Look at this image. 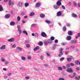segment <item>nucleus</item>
Here are the masks:
<instances>
[{"label": "nucleus", "instance_id": "4be33fe9", "mask_svg": "<svg viewBox=\"0 0 80 80\" xmlns=\"http://www.w3.org/2000/svg\"><path fill=\"white\" fill-rule=\"evenodd\" d=\"M21 58L22 60H26V58L23 56H21Z\"/></svg>", "mask_w": 80, "mask_h": 80}, {"label": "nucleus", "instance_id": "ddd939ff", "mask_svg": "<svg viewBox=\"0 0 80 80\" xmlns=\"http://www.w3.org/2000/svg\"><path fill=\"white\" fill-rule=\"evenodd\" d=\"M15 25V23L13 21H12L10 23V25L11 26H14Z\"/></svg>", "mask_w": 80, "mask_h": 80}, {"label": "nucleus", "instance_id": "f257e3e1", "mask_svg": "<svg viewBox=\"0 0 80 80\" xmlns=\"http://www.w3.org/2000/svg\"><path fill=\"white\" fill-rule=\"evenodd\" d=\"M74 58H73V57L70 56L69 58H67V60L68 61V62H71L72 61V60H73Z\"/></svg>", "mask_w": 80, "mask_h": 80}, {"label": "nucleus", "instance_id": "7c9ffc66", "mask_svg": "<svg viewBox=\"0 0 80 80\" xmlns=\"http://www.w3.org/2000/svg\"><path fill=\"white\" fill-rule=\"evenodd\" d=\"M50 39L51 40H52L53 41L55 40V38H54V37L52 36L50 37Z\"/></svg>", "mask_w": 80, "mask_h": 80}, {"label": "nucleus", "instance_id": "1a4fd4ad", "mask_svg": "<svg viewBox=\"0 0 80 80\" xmlns=\"http://www.w3.org/2000/svg\"><path fill=\"white\" fill-rule=\"evenodd\" d=\"M56 4L58 6H61L62 5V2L59 1H57Z\"/></svg>", "mask_w": 80, "mask_h": 80}, {"label": "nucleus", "instance_id": "6e6d98bb", "mask_svg": "<svg viewBox=\"0 0 80 80\" xmlns=\"http://www.w3.org/2000/svg\"><path fill=\"white\" fill-rule=\"evenodd\" d=\"M5 65H7V64H8V62L7 61H6L4 62Z\"/></svg>", "mask_w": 80, "mask_h": 80}, {"label": "nucleus", "instance_id": "4468645a", "mask_svg": "<svg viewBox=\"0 0 80 80\" xmlns=\"http://www.w3.org/2000/svg\"><path fill=\"white\" fill-rule=\"evenodd\" d=\"M8 4L9 6H10L12 4V5H13V3H12L11 0H9Z\"/></svg>", "mask_w": 80, "mask_h": 80}, {"label": "nucleus", "instance_id": "4d7b16f0", "mask_svg": "<svg viewBox=\"0 0 80 80\" xmlns=\"http://www.w3.org/2000/svg\"><path fill=\"white\" fill-rule=\"evenodd\" d=\"M44 66L46 67H48V64H44Z\"/></svg>", "mask_w": 80, "mask_h": 80}, {"label": "nucleus", "instance_id": "39448f33", "mask_svg": "<svg viewBox=\"0 0 80 80\" xmlns=\"http://www.w3.org/2000/svg\"><path fill=\"white\" fill-rule=\"evenodd\" d=\"M18 6H19V7H23V3L21 2H18Z\"/></svg>", "mask_w": 80, "mask_h": 80}, {"label": "nucleus", "instance_id": "6ab92c4d", "mask_svg": "<svg viewBox=\"0 0 80 80\" xmlns=\"http://www.w3.org/2000/svg\"><path fill=\"white\" fill-rule=\"evenodd\" d=\"M48 43L49 44H52V41L51 39H49L48 41Z\"/></svg>", "mask_w": 80, "mask_h": 80}, {"label": "nucleus", "instance_id": "6e6552de", "mask_svg": "<svg viewBox=\"0 0 80 80\" xmlns=\"http://www.w3.org/2000/svg\"><path fill=\"white\" fill-rule=\"evenodd\" d=\"M15 41V39L13 38H11L8 40V42H13Z\"/></svg>", "mask_w": 80, "mask_h": 80}, {"label": "nucleus", "instance_id": "2f4dec72", "mask_svg": "<svg viewBox=\"0 0 80 80\" xmlns=\"http://www.w3.org/2000/svg\"><path fill=\"white\" fill-rule=\"evenodd\" d=\"M35 36L36 37H38V33H35Z\"/></svg>", "mask_w": 80, "mask_h": 80}, {"label": "nucleus", "instance_id": "0e129e2a", "mask_svg": "<svg viewBox=\"0 0 80 80\" xmlns=\"http://www.w3.org/2000/svg\"><path fill=\"white\" fill-rule=\"evenodd\" d=\"M47 56H48L49 57V56H50V53H47Z\"/></svg>", "mask_w": 80, "mask_h": 80}, {"label": "nucleus", "instance_id": "f3484780", "mask_svg": "<svg viewBox=\"0 0 80 80\" xmlns=\"http://www.w3.org/2000/svg\"><path fill=\"white\" fill-rule=\"evenodd\" d=\"M53 7L55 9H58L59 8V7L58 5H54Z\"/></svg>", "mask_w": 80, "mask_h": 80}, {"label": "nucleus", "instance_id": "338daca9", "mask_svg": "<svg viewBox=\"0 0 80 80\" xmlns=\"http://www.w3.org/2000/svg\"><path fill=\"white\" fill-rule=\"evenodd\" d=\"M78 37H80V33H78Z\"/></svg>", "mask_w": 80, "mask_h": 80}, {"label": "nucleus", "instance_id": "69168bd1", "mask_svg": "<svg viewBox=\"0 0 80 80\" xmlns=\"http://www.w3.org/2000/svg\"><path fill=\"white\" fill-rule=\"evenodd\" d=\"M21 15H25V13L23 12H22L21 13Z\"/></svg>", "mask_w": 80, "mask_h": 80}, {"label": "nucleus", "instance_id": "bb28decb", "mask_svg": "<svg viewBox=\"0 0 80 80\" xmlns=\"http://www.w3.org/2000/svg\"><path fill=\"white\" fill-rule=\"evenodd\" d=\"M2 11H3V7L1 5H0V12H2Z\"/></svg>", "mask_w": 80, "mask_h": 80}, {"label": "nucleus", "instance_id": "a211bd4d", "mask_svg": "<svg viewBox=\"0 0 80 80\" xmlns=\"http://www.w3.org/2000/svg\"><path fill=\"white\" fill-rule=\"evenodd\" d=\"M39 48V47L37 46L36 48H34L33 50L34 51H37V50H38Z\"/></svg>", "mask_w": 80, "mask_h": 80}, {"label": "nucleus", "instance_id": "c03bdc74", "mask_svg": "<svg viewBox=\"0 0 80 80\" xmlns=\"http://www.w3.org/2000/svg\"><path fill=\"white\" fill-rule=\"evenodd\" d=\"M62 9H64V10H65V6H63V5H62Z\"/></svg>", "mask_w": 80, "mask_h": 80}, {"label": "nucleus", "instance_id": "c9c22d12", "mask_svg": "<svg viewBox=\"0 0 80 80\" xmlns=\"http://www.w3.org/2000/svg\"><path fill=\"white\" fill-rule=\"evenodd\" d=\"M58 80H65V79L62 78H60L58 79Z\"/></svg>", "mask_w": 80, "mask_h": 80}, {"label": "nucleus", "instance_id": "f704fd0d", "mask_svg": "<svg viewBox=\"0 0 80 80\" xmlns=\"http://www.w3.org/2000/svg\"><path fill=\"white\" fill-rule=\"evenodd\" d=\"M44 44L46 45H48V41H45L44 42Z\"/></svg>", "mask_w": 80, "mask_h": 80}, {"label": "nucleus", "instance_id": "052dcab7", "mask_svg": "<svg viewBox=\"0 0 80 80\" xmlns=\"http://www.w3.org/2000/svg\"><path fill=\"white\" fill-rule=\"evenodd\" d=\"M58 69L59 70H62V68L60 67H59L58 68Z\"/></svg>", "mask_w": 80, "mask_h": 80}, {"label": "nucleus", "instance_id": "393cba45", "mask_svg": "<svg viewBox=\"0 0 80 80\" xmlns=\"http://www.w3.org/2000/svg\"><path fill=\"white\" fill-rule=\"evenodd\" d=\"M72 17H73L74 18H76L77 17V16L75 14L73 13L72 14Z\"/></svg>", "mask_w": 80, "mask_h": 80}, {"label": "nucleus", "instance_id": "dca6fc26", "mask_svg": "<svg viewBox=\"0 0 80 80\" xmlns=\"http://www.w3.org/2000/svg\"><path fill=\"white\" fill-rule=\"evenodd\" d=\"M61 15H62V12L60 11H59L57 13V16L58 17H60Z\"/></svg>", "mask_w": 80, "mask_h": 80}, {"label": "nucleus", "instance_id": "20e7f679", "mask_svg": "<svg viewBox=\"0 0 80 80\" xmlns=\"http://www.w3.org/2000/svg\"><path fill=\"white\" fill-rule=\"evenodd\" d=\"M41 36L43 37H47V34L44 32H42L41 33Z\"/></svg>", "mask_w": 80, "mask_h": 80}, {"label": "nucleus", "instance_id": "09e8293b", "mask_svg": "<svg viewBox=\"0 0 80 80\" xmlns=\"http://www.w3.org/2000/svg\"><path fill=\"white\" fill-rule=\"evenodd\" d=\"M58 40L57 39H56L54 40V42L55 43H58Z\"/></svg>", "mask_w": 80, "mask_h": 80}, {"label": "nucleus", "instance_id": "58836bf2", "mask_svg": "<svg viewBox=\"0 0 80 80\" xmlns=\"http://www.w3.org/2000/svg\"><path fill=\"white\" fill-rule=\"evenodd\" d=\"M36 26V24H32L31 25V27H35Z\"/></svg>", "mask_w": 80, "mask_h": 80}, {"label": "nucleus", "instance_id": "774afa93", "mask_svg": "<svg viewBox=\"0 0 80 80\" xmlns=\"http://www.w3.org/2000/svg\"><path fill=\"white\" fill-rule=\"evenodd\" d=\"M75 78L76 79V80H79V79L77 77H75Z\"/></svg>", "mask_w": 80, "mask_h": 80}, {"label": "nucleus", "instance_id": "412c9836", "mask_svg": "<svg viewBox=\"0 0 80 80\" xmlns=\"http://www.w3.org/2000/svg\"><path fill=\"white\" fill-rule=\"evenodd\" d=\"M24 6L25 7H28V6H29V3L27 2L25 3Z\"/></svg>", "mask_w": 80, "mask_h": 80}, {"label": "nucleus", "instance_id": "a878e982", "mask_svg": "<svg viewBox=\"0 0 80 80\" xmlns=\"http://www.w3.org/2000/svg\"><path fill=\"white\" fill-rule=\"evenodd\" d=\"M22 32L23 33L25 34L26 35H28V33H27V32L26 31H23Z\"/></svg>", "mask_w": 80, "mask_h": 80}, {"label": "nucleus", "instance_id": "c85d7f7f", "mask_svg": "<svg viewBox=\"0 0 80 80\" xmlns=\"http://www.w3.org/2000/svg\"><path fill=\"white\" fill-rule=\"evenodd\" d=\"M35 15V13L34 12H32L30 14V16H33Z\"/></svg>", "mask_w": 80, "mask_h": 80}, {"label": "nucleus", "instance_id": "9d476101", "mask_svg": "<svg viewBox=\"0 0 80 80\" xmlns=\"http://www.w3.org/2000/svg\"><path fill=\"white\" fill-rule=\"evenodd\" d=\"M66 39L67 40L69 41L70 40H71L72 39V37L70 36H68L66 38Z\"/></svg>", "mask_w": 80, "mask_h": 80}, {"label": "nucleus", "instance_id": "49530a36", "mask_svg": "<svg viewBox=\"0 0 80 80\" xmlns=\"http://www.w3.org/2000/svg\"><path fill=\"white\" fill-rule=\"evenodd\" d=\"M64 59L65 58H64L62 57L60 58V61H63V60H64Z\"/></svg>", "mask_w": 80, "mask_h": 80}, {"label": "nucleus", "instance_id": "864d4df0", "mask_svg": "<svg viewBox=\"0 0 80 80\" xmlns=\"http://www.w3.org/2000/svg\"><path fill=\"white\" fill-rule=\"evenodd\" d=\"M70 65L71 66H72V67H73V66H74V64L73 63H70Z\"/></svg>", "mask_w": 80, "mask_h": 80}, {"label": "nucleus", "instance_id": "a18cd8bd", "mask_svg": "<svg viewBox=\"0 0 80 80\" xmlns=\"http://www.w3.org/2000/svg\"><path fill=\"white\" fill-rule=\"evenodd\" d=\"M27 58L29 60H31V59H32V57L30 56H28L27 57Z\"/></svg>", "mask_w": 80, "mask_h": 80}, {"label": "nucleus", "instance_id": "4c0bfd02", "mask_svg": "<svg viewBox=\"0 0 80 80\" xmlns=\"http://www.w3.org/2000/svg\"><path fill=\"white\" fill-rule=\"evenodd\" d=\"M70 67V64H68L67 65V68H69Z\"/></svg>", "mask_w": 80, "mask_h": 80}, {"label": "nucleus", "instance_id": "c756f323", "mask_svg": "<svg viewBox=\"0 0 80 80\" xmlns=\"http://www.w3.org/2000/svg\"><path fill=\"white\" fill-rule=\"evenodd\" d=\"M61 45L63 46H65L67 45V42H62L61 43Z\"/></svg>", "mask_w": 80, "mask_h": 80}, {"label": "nucleus", "instance_id": "5fc2aeb1", "mask_svg": "<svg viewBox=\"0 0 80 80\" xmlns=\"http://www.w3.org/2000/svg\"><path fill=\"white\" fill-rule=\"evenodd\" d=\"M66 24L68 27H70V23H67Z\"/></svg>", "mask_w": 80, "mask_h": 80}, {"label": "nucleus", "instance_id": "b1692460", "mask_svg": "<svg viewBox=\"0 0 80 80\" xmlns=\"http://www.w3.org/2000/svg\"><path fill=\"white\" fill-rule=\"evenodd\" d=\"M38 45L39 46H42L43 45V42H40L38 43Z\"/></svg>", "mask_w": 80, "mask_h": 80}, {"label": "nucleus", "instance_id": "9b49d317", "mask_svg": "<svg viewBox=\"0 0 80 80\" xmlns=\"http://www.w3.org/2000/svg\"><path fill=\"white\" fill-rule=\"evenodd\" d=\"M5 45H3L0 48V49L1 50H5Z\"/></svg>", "mask_w": 80, "mask_h": 80}, {"label": "nucleus", "instance_id": "5701e85b", "mask_svg": "<svg viewBox=\"0 0 80 80\" xmlns=\"http://www.w3.org/2000/svg\"><path fill=\"white\" fill-rule=\"evenodd\" d=\"M71 43H76L77 41L76 40H71Z\"/></svg>", "mask_w": 80, "mask_h": 80}, {"label": "nucleus", "instance_id": "8fccbe9b", "mask_svg": "<svg viewBox=\"0 0 80 80\" xmlns=\"http://www.w3.org/2000/svg\"><path fill=\"white\" fill-rule=\"evenodd\" d=\"M25 78H26V79L27 80H28L29 79H30V77H25Z\"/></svg>", "mask_w": 80, "mask_h": 80}, {"label": "nucleus", "instance_id": "680f3d73", "mask_svg": "<svg viewBox=\"0 0 80 80\" xmlns=\"http://www.w3.org/2000/svg\"><path fill=\"white\" fill-rule=\"evenodd\" d=\"M11 75H12V73H8V74L7 75L8 76H10Z\"/></svg>", "mask_w": 80, "mask_h": 80}, {"label": "nucleus", "instance_id": "3c124183", "mask_svg": "<svg viewBox=\"0 0 80 80\" xmlns=\"http://www.w3.org/2000/svg\"><path fill=\"white\" fill-rule=\"evenodd\" d=\"M63 31H65V30H66V27H65V26H64L63 28Z\"/></svg>", "mask_w": 80, "mask_h": 80}, {"label": "nucleus", "instance_id": "473e14b6", "mask_svg": "<svg viewBox=\"0 0 80 80\" xmlns=\"http://www.w3.org/2000/svg\"><path fill=\"white\" fill-rule=\"evenodd\" d=\"M26 47L27 48H30V45L28 44H27L26 45Z\"/></svg>", "mask_w": 80, "mask_h": 80}, {"label": "nucleus", "instance_id": "f8f14e48", "mask_svg": "<svg viewBox=\"0 0 80 80\" xmlns=\"http://www.w3.org/2000/svg\"><path fill=\"white\" fill-rule=\"evenodd\" d=\"M73 33L72 32V31H69L68 32V35H72Z\"/></svg>", "mask_w": 80, "mask_h": 80}, {"label": "nucleus", "instance_id": "2eb2a0df", "mask_svg": "<svg viewBox=\"0 0 80 80\" xmlns=\"http://www.w3.org/2000/svg\"><path fill=\"white\" fill-rule=\"evenodd\" d=\"M17 50H19V51H22V48L20 47H18L16 48Z\"/></svg>", "mask_w": 80, "mask_h": 80}, {"label": "nucleus", "instance_id": "ea45409f", "mask_svg": "<svg viewBox=\"0 0 80 80\" xmlns=\"http://www.w3.org/2000/svg\"><path fill=\"white\" fill-rule=\"evenodd\" d=\"M29 42H30V41H29V40H27L25 41V43H29Z\"/></svg>", "mask_w": 80, "mask_h": 80}, {"label": "nucleus", "instance_id": "f03ea898", "mask_svg": "<svg viewBox=\"0 0 80 80\" xmlns=\"http://www.w3.org/2000/svg\"><path fill=\"white\" fill-rule=\"evenodd\" d=\"M62 51H63V49L62 48H61L60 50V51H59V57H62V55H63V52H62Z\"/></svg>", "mask_w": 80, "mask_h": 80}, {"label": "nucleus", "instance_id": "bf43d9fd", "mask_svg": "<svg viewBox=\"0 0 80 80\" xmlns=\"http://www.w3.org/2000/svg\"><path fill=\"white\" fill-rule=\"evenodd\" d=\"M17 28H18V30H20V29H21L20 28V26H17Z\"/></svg>", "mask_w": 80, "mask_h": 80}, {"label": "nucleus", "instance_id": "e433bc0d", "mask_svg": "<svg viewBox=\"0 0 80 80\" xmlns=\"http://www.w3.org/2000/svg\"><path fill=\"white\" fill-rule=\"evenodd\" d=\"M75 48V46H71L70 47V48L71 49H73L74 48Z\"/></svg>", "mask_w": 80, "mask_h": 80}, {"label": "nucleus", "instance_id": "cd10ccee", "mask_svg": "<svg viewBox=\"0 0 80 80\" xmlns=\"http://www.w3.org/2000/svg\"><path fill=\"white\" fill-rule=\"evenodd\" d=\"M45 22L47 23H48V24L49 23H50L51 22H50V21L48 20H46Z\"/></svg>", "mask_w": 80, "mask_h": 80}, {"label": "nucleus", "instance_id": "13d9d810", "mask_svg": "<svg viewBox=\"0 0 80 80\" xmlns=\"http://www.w3.org/2000/svg\"><path fill=\"white\" fill-rule=\"evenodd\" d=\"M76 69L77 70V71H79V70H80V68H79L78 67H77L76 68Z\"/></svg>", "mask_w": 80, "mask_h": 80}, {"label": "nucleus", "instance_id": "a19ab883", "mask_svg": "<svg viewBox=\"0 0 80 80\" xmlns=\"http://www.w3.org/2000/svg\"><path fill=\"white\" fill-rule=\"evenodd\" d=\"M18 30L19 31V34H21V33H22V30H21V29H19Z\"/></svg>", "mask_w": 80, "mask_h": 80}, {"label": "nucleus", "instance_id": "e2e57ef3", "mask_svg": "<svg viewBox=\"0 0 80 80\" xmlns=\"http://www.w3.org/2000/svg\"><path fill=\"white\" fill-rule=\"evenodd\" d=\"M56 48L55 47H53L52 48V50H55Z\"/></svg>", "mask_w": 80, "mask_h": 80}, {"label": "nucleus", "instance_id": "79ce46f5", "mask_svg": "<svg viewBox=\"0 0 80 80\" xmlns=\"http://www.w3.org/2000/svg\"><path fill=\"white\" fill-rule=\"evenodd\" d=\"M40 58L41 60H43V56L42 55L40 57Z\"/></svg>", "mask_w": 80, "mask_h": 80}, {"label": "nucleus", "instance_id": "0eeeda50", "mask_svg": "<svg viewBox=\"0 0 80 80\" xmlns=\"http://www.w3.org/2000/svg\"><path fill=\"white\" fill-rule=\"evenodd\" d=\"M41 5V4L40 2H37L36 5H35V7H39L40 6V5Z\"/></svg>", "mask_w": 80, "mask_h": 80}, {"label": "nucleus", "instance_id": "7ed1b4c3", "mask_svg": "<svg viewBox=\"0 0 80 80\" xmlns=\"http://www.w3.org/2000/svg\"><path fill=\"white\" fill-rule=\"evenodd\" d=\"M67 72L69 73H72L73 72V70L72 69H70V68H68L66 70Z\"/></svg>", "mask_w": 80, "mask_h": 80}, {"label": "nucleus", "instance_id": "423d86ee", "mask_svg": "<svg viewBox=\"0 0 80 80\" xmlns=\"http://www.w3.org/2000/svg\"><path fill=\"white\" fill-rule=\"evenodd\" d=\"M10 17V14H7L5 16V18L7 19L9 18Z\"/></svg>", "mask_w": 80, "mask_h": 80}, {"label": "nucleus", "instance_id": "de8ad7c7", "mask_svg": "<svg viewBox=\"0 0 80 80\" xmlns=\"http://www.w3.org/2000/svg\"><path fill=\"white\" fill-rule=\"evenodd\" d=\"M16 47V45L15 44H14L12 47V48H15Z\"/></svg>", "mask_w": 80, "mask_h": 80}, {"label": "nucleus", "instance_id": "603ef678", "mask_svg": "<svg viewBox=\"0 0 80 80\" xmlns=\"http://www.w3.org/2000/svg\"><path fill=\"white\" fill-rule=\"evenodd\" d=\"M34 70H36V71H37V72H39V69H38L37 68H34Z\"/></svg>", "mask_w": 80, "mask_h": 80}, {"label": "nucleus", "instance_id": "aec40b11", "mask_svg": "<svg viewBox=\"0 0 80 80\" xmlns=\"http://www.w3.org/2000/svg\"><path fill=\"white\" fill-rule=\"evenodd\" d=\"M40 17L41 18H44V17H45V14L41 13L40 14Z\"/></svg>", "mask_w": 80, "mask_h": 80}, {"label": "nucleus", "instance_id": "72a5a7b5", "mask_svg": "<svg viewBox=\"0 0 80 80\" xmlns=\"http://www.w3.org/2000/svg\"><path fill=\"white\" fill-rule=\"evenodd\" d=\"M17 20L18 21H20V18L19 16H18L17 18Z\"/></svg>", "mask_w": 80, "mask_h": 80}, {"label": "nucleus", "instance_id": "37998d69", "mask_svg": "<svg viewBox=\"0 0 80 80\" xmlns=\"http://www.w3.org/2000/svg\"><path fill=\"white\" fill-rule=\"evenodd\" d=\"M73 4L74 5V6H75V7H77V3H76V2H73Z\"/></svg>", "mask_w": 80, "mask_h": 80}]
</instances>
